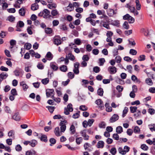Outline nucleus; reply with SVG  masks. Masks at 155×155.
Segmentation results:
<instances>
[{"label": "nucleus", "instance_id": "obj_1", "mask_svg": "<svg viewBox=\"0 0 155 155\" xmlns=\"http://www.w3.org/2000/svg\"><path fill=\"white\" fill-rule=\"evenodd\" d=\"M50 14V11L47 9H45L43 11L38 14V16L42 17L43 15V17L44 18H49L51 16Z\"/></svg>", "mask_w": 155, "mask_h": 155}, {"label": "nucleus", "instance_id": "obj_2", "mask_svg": "<svg viewBox=\"0 0 155 155\" xmlns=\"http://www.w3.org/2000/svg\"><path fill=\"white\" fill-rule=\"evenodd\" d=\"M74 68L73 71L74 73L76 74H79V68L80 64L78 62H76L74 64Z\"/></svg>", "mask_w": 155, "mask_h": 155}, {"label": "nucleus", "instance_id": "obj_3", "mask_svg": "<svg viewBox=\"0 0 155 155\" xmlns=\"http://www.w3.org/2000/svg\"><path fill=\"white\" fill-rule=\"evenodd\" d=\"M84 147L85 150H87L89 152L91 151L93 149L91 145L88 143H85L84 145Z\"/></svg>", "mask_w": 155, "mask_h": 155}, {"label": "nucleus", "instance_id": "obj_4", "mask_svg": "<svg viewBox=\"0 0 155 155\" xmlns=\"http://www.w3.org/2000/svg\"><path fill=\"white\" fill-rule=\"evenodd\" d=\"M108 71L111 74H115L117 71V68L114 66H110L108 68Z\"/></svg>", "mask_w": 155, "mask_h": 155}, {"label": "nucleus", "instance_id": "obj_5", "mask_svg": "<svg viewBox=\"0 0 155 155\" xmlns=\"http://www.w3.org/2000/svg\"><path fill=\"white\" fill-rule=\"evenodd\" d=\"M119 118V116L117 114H114L110 118V122L111 123H113L116 121Z\"/></svg>", "mask_w": 155, "mask_h": 155}, {"label": "nucleus", "instance_id": "obj_6", "mask_svg": "<svg viewBox=\"0 0 155 155\" xmlns=\"http://www.w3.org/2000/svg\"><path fill=\"white\" fill-rule=\"evenodd\" d=\"M95 103L98 105L99 107L101 109H102L104 108L103 102L101 99H99L96 100L95 101Z\"/></svg>", "mask_w": 155, "mask_h": 155}, {"label": "nucleus", "instance_id": "obj_7", "mask_svg": "<svg viewBox=\"0 0 155 155\" xmlns=\"http://www.w3.org/2000/svg\"><path fill=\"white\" fill-rule=\"evenodd\" d=\"M54 93L53 89H48L46 90V95L47 97H49Z\"/></svg>", "mask_w": 155, "mask_h": 155}, {"label": "nucleus", "instance_id": "obj_8", "mask_svg": "<svg viewBox=\"0 0 155 155\" xmlns=\"http://www.w3.org/2000/svg\"><path fill=\"white\" fill-rule=\"evenodd\" d=\"M41 137H38V138L40 139V140L45 142H46L48 141L47 137V136L45 134H41Z\"/></svg>", "mask_w": 155, "mask_h": 155}, {"label": "nucleus", "instance_id": "obj_9", "mask_svg": "<svg viewBox=\"0 0 155 155\" xmlns=\"http://www.w3.org/2000/svg\"><path fill=\"white\" fill-rule=\"evenodd\" d=\"M39 6L36 3H34L31 4V9L33 11H35L38 9Z\"/></svg>", "mask_w": 155, "mask_h": 155}, {"label": "nucleus", "instance_id": "obj_10", "mask_svg": "<svg viewBox=\"0 0 155 155\" xmlns=\"http://www.w3.org/2000/svg\"><path fill=\"white\" fill-rule=\"evenodd\" d=\"M104 142L102 140L99 141L97 143V147L98 148H103L104 146Z\"/></svg>", "mask_w": 155, "mask_h": 155}, {"label": "nucleus", "instance_id": "obj_11", "mask_svg": "<svg viewBox=\"0 0 155 155\" xmlns=\"http://www.w3.org/2000/svg\"><path fill=\"white\" fill-rule=\"evenodd\" d=\"M70 130L71 131L70 134L73 135L76 132V129L75 126L73 124H72L70 128Z\"/></svg>", "mask_w": 155, "mask_h": 155}, {"label": "nucleus", "instance_id": "obj_12", "mask_svg": "<svg viewBox=\"0 0 155 155\" xmlns=\"http://www.w3.org/2000/svg\"><path fill=\"white\" fill-rule=\"evenodd\" d=\"M8 76V74L6 73L3 72L0 74V79L2 81L5 79Z\"/></svg>", "mask_w": 155, "mask_h": 155}, {"label": "nucleus", "instance_id": "obj_13", "mask_svg": "<svg viewBox=\"0 0 155 155\" xmlns=\"http://www.w3.org/2000/svg\"><path fill=\"white\" fill-rule=\"evenodd\" d=\"M23 72V71L21 69H20L19 70H18L17 69L15 70L14 71V73L15 75L16 76H19L20 74V73H22Z\"/></svg>", "mask_w": 155, "mask_h": 155}, {"label": "nucleus", "instance_id": "obj_14", "mask_svg": "<svg viewBox=\"0 0 155 155\" xmlns=\"http://www.w3.org/2000/svg\"><path fill=\"white\" fill-rule=\"evenodd\" d=\"M19 13L21 16H24L25 15V10L24 7H22L19 10Z\"/></svg>", "mask_w": 155, "mask_h": 155}, {"label": "nucleus", "instance_id": "obj_15", "mask_svg": "<svg viewBox=\"0 0 155 155\" xmlns=\"http://www.w3.org/2000/svg\"><path fill=\"white\" fill-rule=\"evenodd\" d=\"M105 107L106 108V110L108 112H110L112 110V107L110 106L109 104L108 103H106L105 104Z\"/></svg>", "mask_w": 155, "mask_h": 155}, {"label": "nucleus", "instance_id": "obj_16", "mask_svg": "<svg viewBox=\"0 0 155 155\" xmlns=\"http://www.w3.org/2000/svg\"><path fill=\"white\" fill-rule=\"evenodd\" d=\"M15 132L13 130H10L8 133V135L9 137L14 139L15 137Z\"/></svg>", "mask_w": 155, "mask_h": 155}, {"label": "nucleus", "instance_id": "obj_17", "mask_svg": "<svg viewBox=\"0 0 155 155\" xmlns=\"http://www.w3.org/2000/svg\"><path fill=\"white\" fill-rule=\"evenodd\" d=\"M66 8V11L69 12H71L74 9V6L71 3H69L68 5Z\"/></svg>", "mask_w": 155, "mask_h": 155}, {"label": "nucleus", "instance_id": "obj_18", "mask_svg": "<svg viewBox=\"0 0 155 155\" xmlns=\"http://www.w3.org/2000/svg\"><path fill=\"white\" fill-rule=\"evenodd\" d=\"M54 44L57 46L60 45L61 43V40L60 39L57 38L54 39Z\"/></svg>", "mask_w": 155, "mask_h": 155}, {"label": "nucleus", "instance_id": "obj_19", "mask_svg": "<svg viewBox=\"0 0 155 155\" xmlns=\"http://www.w3.org/2000/svg\"><path fill=\"white\" fill-rule=\"evenodd\" d=\"M45 57L47 58L48 60H50L52 59L53 57L51 53L50 52H48L47 53Z\"/></svg>", "mask_w": 155, "mask_h": 155}, {"label": "nucleus", "instance_id": "obj_20", "mask_svg": "<svg viewBox=\"0 0 155 155\" xmlns=\"http://www.w3.org/2000/svg\"><path fill=\"white\" fill-rule=\"evenodd\" d=\"M123 131V129L122 127L119 126L117 127L116 128V132L117 134H121Z\"/></svg>", "mask_w": 155, "mask_h": 155}, {"label": "nucleus", "instance_id": "obj_21", "mask_svg": "<svg viewBox=\"0 0 155 155\" xmlns=\"http://www.w3.org/2000/svg\"><path fill=\"white\" fill-rule=\"evenodd\" d=\"M13 119L15 120L18 121L20 119V117L18 113L14 114L13 116Z\"/></svg>", "mask_w": 155, "mask_h": 155}, {"label": "nucleus", "instance_id": "obj_22", "mask_svg": "<svg viewBox=\"0 0 155 155\" xmlns=\"http://www.w3.org/2000/svg\"><path fill=\"white\" fill-rule=\"evenodd\" d=\"M36 152L34 150L27 151L26 153V155H35Z\"/></svg>", "mask_w": 155, "mask_h": 155}, {"label": "nucleus", "instance_id": "obj_23", "mask_svg": "<svg viewBox=\"0 0 155 155\" xmlns=\"http://www.w3.org/2000/svg\"><path fill=\"white\" fill-rule=\"evenodd\" d=\"M15 19V18L13 15H10L8 17L6 20H8L11 22H14Z\"/></svg>", "mask_w": 155, "mask_h": 155}, {"label": "nucleus", "instance_id": "obj_24", "mask_svg": "<svg viewBox=\"0 0 155 155\" xmlns=\"http://www.w3.org/2000/svg\"><path fill=\"white\" fill-rule=\"evenodd\" d=\"M59 127H56L54 130V132L55 135L58 137L59 136L61 135L60 133L59 130Z\"/></svg>", "mask_w": 155, "mask_h": 155}, {"label": "nucleus", "instance_id": "obj_25", "mask_svg": "<svg viewBox=\"0 0 155 155\" xmlns=\"http://www.w3.org/2000/svg\"><path fill=\"white\" fill-rule=\"evenodd\" d=\"M97 93L98 95L102 96L104 93L103 89L101 87L99 88L97 90Z\"/></svg>", "mask_w": 155, "mask_h": 155}, {"label": "nucleus", "instance_id": "obj_26", "mask_svg": "<svg viewBox=\"0 0 155 155\" xmlns=\"http://www.w3.org/2000/svg\"><path fill=\"white\" fill-rule=\"evenodd\" d=\"M83 139L81 137H77L76 139V142L78 145H79L82 143Z\"/></svg>", "mask_w": 155, "mask_h": 155}, {"label": "nucleus", "instance_id": "obj_27", "mask_svg": "<svg viewBox=\"0 0 155 155\" xmlns=\"http://www.w3.org/2000/svg\"><path fill=\"white\" fill-rule=\"evenodd\" d=\"M37 144V141L35 140H33L31 141H30L29 145L32 147H34Z\"/></svg>", "mask_w": 155, "mask_h": 155}, {"label": "nucleus", "instance_id": "obj_28", "mask_svg": "<svg viewBox=\"0 0 155 155\" xmlns=\"http://www.w3.org/2000/svg\"><path fill=\"white\" fill-rule=\"evenodd\" d=\"M60 69L61 71L65 72L67 70V67L66 65H63L60 67Z\"/></svg>", "mask_w": 155, "mask_h": 155}, {"label": "nucleus", "instance_id": "obj_29", "mask_svg": "<svg viewBox=\"0 0 155 155\" xmlns=\"http://www.w3.org/2000/svg\"><path fill=\"white\" fill-rule=\"evenodd\" d=\"M111 24L114 26H116L118 27L119 26V21L118 20L114 21L112 22Z\"/></svg>", "mask_w": 155, "mask_h": 155}, {"label": "nucleus", "instance_id": "obj_30", "mask_svg": "<svg viewBox=\"0 0 155 155\" xmlns=\"http://www.w3.org/2000/svg\"><path fill=\"white\" fill-rule=\"evenodd\" d=\"M41 81L43 84L45 85H46L49 83V79L48 78H45L42 79Z\"/></svg>", "mask_w": 155, "mask_h": 155}, {"label": "nucleus", "instance_id": "obj_31", "mask_svg": "<svg viewBox=\"0 0 155 155\" xmlns=\"http://www.w3.org/2000/svg\"><path fill=\"white\" fill-rule=\"evenodd\" d=\"M123 27L124 28L126 29H128L129 28V26L128 24V22L125 21L123 25Z\"/></svg>", "mask_w": 155, "mask_h": 155}, {"label": "nucleus", "instance_id": "obj_32", "mask_svg": "<svg viewBox=\"0 0 155 155\" xmlns=\"http://www.w3.org/2000/svg\"><path fill=\"white\" fill-rule=\"evenodd\" d=\"M68 56L69 59L71 61H74L75 59V58L74 55L72 54L71 53H69L68 54Z\"/></svg>", "mask_w": 155, "mask_h": 155}, {"label": "nucleus", "instance_id": "obj_33", "mask_svg": "<svg viewBox=\"0 0 155 155\" xmlns=\"http://www.w3.org/2000/svg\"><path fill=\"white\" fill-rule=\"evenodd\" d=\"M130 112L131 113H134L137 110V107H132L131 106L130 107Z\"/></svg>", "mask_w": 155, "mask_h": 155}, {"label": "nucleus", "instance_id": "obj_34", "mask_svg": "<svg viewBox=\"0 0 155 155\" xmlns=\"http://www.w3.org/2000/svg\"><path fill=\"white\" fill-rule=\"evenodd\" d=\"M60 125L61 126V132H64L66 129V126L65 124H60Z\"/></svg>", "mask_w": 155, "mask_h": 155}, {"label": "nucleus", "instance_id": "obj_35", "mask_svg": "<svg viewBox=\"0 0 155 155\" xmlns=\"http://www.w3.org/2000/svg\"><path fill=\"white\" fill-rule=\"evenodd\" d=\"M126 6L130 10V12H134V10H135V8L134 7H132L128 4H127Z\"/></svg>", "mask_w": 155, "mask_h": 155}, {"label": "nucleus", "instance_id": "obj_36", "mask_svg": "<svg viewBox=\"0 0 155 155\" xmlns=\"http://www.w3.org/2000/svg\"><path fill=\"white\" fill-rule=\"evenodd\" d=\"M24 47L26 49L28 50L31 48V45L29 43H27L25 44Z\"/></svg>", "mask_w": 155, "mask_h": 155}, {"label": "nucleus", "instance_id": "obj_37", "mask_svg": "<svg viewBox=\"0 0 155 155\" xmlns=\"http://www.w3.org/2000/svg\"><path fill=\"white\" fill-rule=\"evenodd\" d=\"M56 140L54 138H50L49 140V142L51 143L50 144V145L52 146V144H55L56 143Z\"/></svg>", "mask_w": 155, "mask_h": 155}, {"label": "nucleus", "instance_id": "obj_38", "mask_svg": "<svg viewBox=\"0 0 155 155\" xmlns=\"http://www.w3.org/2000/svg\"><path fill=\"white\" fill-rule=\"evenodd\" d=\"M128 111V108L126 107L124 108V110H123V114L122 115V116L123 117H124L125 116H126V114Z\"/></svg>", "mask_w": 155, "mask_h": 155}, {"label": "nucleus", "instance_id": "obj_39", "mask_svg": "<svg viewBox=\"0 0 155 155\" xmlns=\"http://www.w3.org/2000/svg\"><path fill=\"white\" fill-rule=\"evenodd\" d=\"M46 107L48 108L49 112L51 113H52L53 112V111L54 110V109L55 108V107H54L53 106H47Z\"/></svg>", "mask_w": 155, "mask_h": 155}, {"label": "nucleus", "instance_id": "obj_40", "mask_svg": "<svg viewBox=\"0 0 155 155\" xmlns=\"http://www.w3.org/2000/svg\"><path fill=\"white\" fill-rule=\"evenodd\" d=\"M50 66L51 68L54 71H57L58 68V67L56 65L52 63H51L50 64Z\"/></svg>", "mask_w": 155, "mask_h": 155}, {"label": "nucleus", "instance_id": "obj_41", "mask_svg": "<svg viewBox=\"0 0 155 155\" xmlns=\"http://www.w3.org/2000/svg\"><path fill=\"white\" fill-rule=\"evenodd\" d=\"M68 76L69 78L72 79L74 77V74L72 72H69L68 74Z\"/></svg>", "mask_w": 155, "mask_h": 155}, {"label": "nucleus", "instance_id": "obj_42", "mask_svg": "<svg viewBox=\"0 0 155 155\" xmlns=\"http://www.w3.org/2000/svg\"><path fill=\"white\" fill-rule=\"evenodd\" d=\"M146 82L148 85H151L153 84V82L151 79L150 78H147L146 80Z\"/></svg>", "mask_w": 155, "mask_h": 155}, {"label": "nucleus", "instance_id": "obj_43", "mask_svg": "<svg viewBox=\"0 0 155 155\" xmlns=\"http://www.w3.org/2000/svg\"><path fill=\"white\" fill-rule=\"evenodd\" d=\"M115 60L117 63H119L121 62V58L120 56H117L116 57Z\"/></svg>", "mask_w": 155, "mask_h": 155}, {"label": "nucleus", "instance_id": "obj_44", "mask_svg": "<svg viewBox=\"0 0 155 155\" xmlns=\"http://www.w3.org/2000/svg\"><path fill=\"white\" fill-rule=\"evenodd\" d=\"M110 152L113 155H115L117 152V150L115 148L112 147L111 148Z\"/></svg>", "mask_w": 155, "mask_h": 155}, {"label": "nucleus", "instance_id": "obj_45", "mask_svg": "<svg viewBox=\"0 0 155 155\" xmlns=\"http://www.w3.org/2000/svg\"><path fill=\"white\" fill-rule=\"evenodd\" d=\"M67 108L69 111L72 112L73 111L72 105L71 104H69L67 105Z\"/></svg>", "mask_w": 155, "mask_h": 155}, {"label": "nucleus", "instance_id": "obj_46", "mask_svg": "<svg viewBox=\"0 0 155 155\" xmlns=\"http://www.w3.org/2000/svg\"><path fill=\"white\" fill-rule=\"evenodd\" d=\"M118 49L117 48H115L113 51V55L114 56H115L117 55L118 54Z\"/></svg>", "mask_w": 155, "mask_h": 155}, {"label": "nucleus", "instance_id": "obj_47", "mask_svg": "<svg viewBox=\"0 0 155 155\" xmlns=\"http://www.w3.org/2000/svg\"><path fill=\"white\" fill-rule=\"evenodd\" d=\"M52 31L51 29L48 27L45 28V32L47 34H50L51 33Z\"/></svg>", "mask_w": 155, "mask_h": 155}, {"label": "nucleus", "instance_id": "obj_48", "mask_svg": "<svg viewBox=\"0 0 155 155\" xmlns=\"http://www.w3.org/2000/svg\"><path fill=\"white\" fill-rule=\"evenodd\" d=\"M137 52L136 50L132 49H130L129 52L130 54L134 55H136L137 54Z\"/></svg>", "mask_w": 155, "mask_h": 155}, {"label": "nucleus", "instance_id": "obj_49", "mask_svg": "<svg viewBox=\"0 0 155 155\" xmlns=\"http://www.w3.org/2000/svg\"><path fill=\"white\" fill-rule=\"evenodd\" d=\"M106 124L104 122L102 121L99 124V127L100 128H105V127Z\"/></svg>", "mask_w": 155, "mask_h": 155}, {"label": "nucleus", "instance_id": "obj_50", "mask_svg": "<svg viewBox=\"0 0 155 155\" xmlns=\"http://www.w3.org/2000/svg\"><path fill=\"white\" fill-rule=\"evenodd\" d=\"M93 71L96 73H98L100 71V68L98 66H95L93 68Z\"/></svg>", "mask_w": 155, "mask_h": 155}, {"label": "nucleus", "instance_id": "obj_51", "mask_svg": "<svg viewBox=\"0 0 155 155\" xmlns=\"http://www.w3.org/2000/svg\"><path fill=\"white\" fill-rule=\"evenodd\" d=\"M11 94L13 96L17 95V93L16 89L15 88L12 89L11 91Z\"/></svg>", "mask_w": 155, "mask_h": 155}, {"label": "nucleus", "instance_id": "obj_52", "mask_svg": "<svg viewBox=\"0 0 155 155\" xmlns=\"http://www.w3.org/2000/svg\"><path fill=\"white\" fill-rule=\"evenodd\" d=\"M118 151L119 153L122 155H125L126 153H125L124 150H123V148L121 147H119L118 149Z\"/></svg>", "mask_w": 155, "mask_h": 155}, {"label": "nucleus", "instance_id": "obj_53", "mask_svg": "<svg viewBox=\"0 0 155 155\" xmlns=\"http://www.w3.org/2000/svg\"><path fill=\"white\" fill-rule=\"evenodd\" d=\"M145 59V56L144 55H142L140 56L138 60L140 61H143Z\"/></svg>", "mask_w": 155, "mask_h": 155}, {"label": "nucleus", "instance_id": "obj_54", "mask_svg": "<svg viewBox=\"0 0 155 155\" xmlns=\"http://www.w3.org/2000/svg\"><path fill=\"white\" fill-rule=\"evenodd\" d=\"M94 120L93 119H89L87 122V124L89 126L91 127L94 122Z\"/></svg>", "mask_w": 155, "mask_h": 155}, {"label": "nucleus", "instance_id": "obj_55", "mask_svg": "<svg viewBox=\"0 0 155 155\" xmlns=\"http://www.w3.org/2000/svg\"><path fill=\"white\" fill-rule=\"evenodd\" d=\"M89 59V58L87 54L84 55L82 57V60L85 61H88Z\"/></svg>", "mask_w": 155, "mask_h": 155}, {"label": "nucleus", "instance_id": "obj_56", "mask_svg": "<svg viewBox=\"0 0 155 155\" xmlns=\"http://www.w3.org/2000/svg\"><path fill=\"white\" fill-rule=\"evenodd\" d=\"M80 110L82 111H86L87 110V108L85 105H81L79 107Z\"/></svg>", "mask_w": 155, "mask_h": 155}, {"label": "nucleus", "instance_id": "obj_57", "mask_svg": "<svg viewBox=\"0 0 155 155\" xmlns=\"http://www.w3.org/2000/svg\"><path fill=\"white\" fill-rule=\"evenodd\" d=\"M141 148L144 150H147L148 149V147L145 144H142L140 147Z\"/></svg>", "mask_w": 155, "mask_h": 155}, {"label": "nucleus", "instance_id": "obj_58", "mask_svg": "<svg viewBox=\"0 0 155 155\" xmlns=\"http://www.w3.org/2000/svg\"><path fill=\"white\" fill-rule=\"evenodd\" d=\"M148 112L151 115H153L155 113V110L153 108H149L148 110Z\"/></svg>", "mask_w": 155, "mask_h": 155}, {"label": "nucleus", "instance_id": "obj_59", "mask_svg": "<svg viewBox=\"0 0 155 155\" xmlns=\"http://www.w3.org/2000/svg\"><path fill=\"white\" fill-rule=\"evenodd\" d=\"M15 149L17 151H20L22 150V147L20 144H18L16 146Z\"/></svg>", "mask_w": 155, "mask_h": 155}, {"label": "nucleus", "instance_id": "obj_60", "mask_svg": "<svg viewBox=\"0 0 155 155\" xmlns=\"http://www.w3.org/2000/svg\"><path fill=\"white\" fill-rule=\"evenodd\" d=\"M17 23H18V26L20 28L23 27L24 25L23 22L21 21H19Z\"/></svg>", "mask_w": 155, "mask_h": 155}, {"label": "nucleus", "instance_id": "obj_61", "mask_svg": "<svg viewBox=\"0 0 155 155\" xmlns=\"http://www.w3.org/2000/svg\"><path fill=\"white\" fill-rule=\"evenodd\" d=\"M118 134H113V138L115 140H119V136Z\"/></svg>", "mask_w": 155, "mask_h": 155}, {"label": "nucleus", "instance_id": "obj_62", "mask_svg": "<svg viewBox=\"0 0 155 155\" xmlns=\"http://www.w3.org/2000/svg\"><path fill=\"white\" fill-rule=\"evenodd\" d=\"M48 7L50 9H52L53 8H55L56 5L55 4H49L48 5Z\"/></svg>", "mask_w": 155, "mask_h": 155}, {"label": "nucleus", "instance_id": "obj_63", "mask_svg": "<svg viewBox=\"0 0 155 155\" xmlns=\"http://www.w3.org/2000/svg\"><path fill=\"white\" fill-rule=\"evenodd\" d=\"M75 11L77 12L78 13H81L83 12V9L82 8L78 7L75 9Z\"/></svg>", "mask_w": 155, "mask_h": 155}, {"label": "nucleus", "instance_id": "obj_64", "mask_svg": "<svg viewBox=\"0 0 155 155\" xmlns=\"http://www.w3.org/2000/svg\"><path fill=\"white\" fill-rule=\"evenodd\" d=\"M31 27L28 26L27 28V31L28 34L30 35H31L32 34V31L31 30Z\"/></svg>", "mask_w": 155, "mask_h": 155}]
</instances>
